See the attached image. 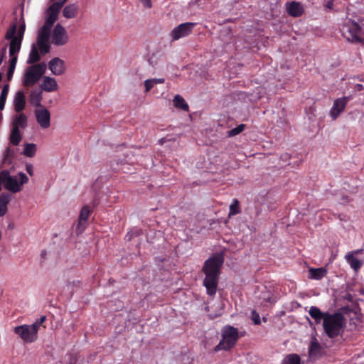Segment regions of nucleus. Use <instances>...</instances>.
<instances>
[{"instance_id": "f257e3e1", "label": "nucleus", "mask_w": 364, "mask_h": 364, "mask_svg": "<svg viewBox=\"0 0 364 364\" xmlns=\"http://www.w3.org/2000/svg\"><path fill=\"white\" fill-rule=\"evenodd\" d=\"M224 257L222 255H214L204 262L202 268V272L205 274L203 284L209 296H215L217 292Z\"/></svg>"}, {"instance_id": "f03ea898", "label": "nucleus", "mask_w": 364, "mask_h": 364, "mask_svg": "<svg viewBox=\"0 0 364 364\" xmlns=\"http://www.w3.org/2000/svg\"><path fill=\"white\" fill-rule=\"evenodd\" d=\"M345 326L343 315L338 312L326 314L323 322L324 331L330 338H335L341 334Z\"/></svg>"}, {"instance_id": "7ed1b4c3", "label": "nucleus", "mask_w": 364, "mask_h": 364, "mask_svg": "<svg viewBox=\"0 0 364 364\" xmlns=\"http://www.w3.org/2000/svg\"><path fill=\"white\" fill-rule=\"evenodd\" d=\"M25 30L26 24L23 20L18 29L16 23H12L10 24L5 34V38L11 41L9 43L10 55L17 54L20 51Z\"/></svg>"}, {"instance_id": "20e7f679", "label": "nucleus", "mask_w": 364, "mask_h": 364, "mask_svg": "<svg viewBox=\"0 0 364 364\" xmlns=\"http://www.w3.org/2000/svg\"><path fill=\"white\" fill-rule=\"evenodd\" d=\"M1 176L5 189L13 193L20 192L23 189V184L28 181V176L23 172H19L17 176H12L8 170H3L1 171Z\"/></svg>"}, {"instance_id": "39448f33", "label": "nucleus", "mask_w": 364, "mask_h": 364, "mask_svg": "<svg viewBox=\"0 0 364 364\" xmlns=\"http://www.w3.org/2000/svg\"><path fill=\"white\" fill-rule=\"evenodd\" d=\"M222 337V340L215 347L214 350L216 352L221 350H228L232 348L239 338L238 330L233 326H227L223 330Z\"/></svg>"}, {"instance_id": "423d86ee", "label": "nucleus", "mask_w": 364, "mask_h": 364, "mask_svg": "<svg viewBox=\"0 0 364 364\" xmlns=\"http://www.w3.org/2000/svg\"><path fill=\"white\" fill-rule=\"evenodd\" d=\"M342 35L347 41L350 42H363L364 41V32L358 23L351 19H348L342 26Z\"/></svg>"}, {"instance_id": "0eeeda50", "label": "nucleus", "mask_w": 364, "mask_h": 364, "mask_svg": "<svg viewBox=\"0 0 364 364\" xmlns=\"http://www.w3.org/2000/svg\"><path fill=\"white\" fill-rule=\"evenodd\" d=\"M46 65L44 63L29 66L24 74L23 84L25 87L35 85L45 73Z\"/></svg>"}, {"instance_id": "6e6552de", "label": "nucleus", "mask_w": 364, "mask_h": 364, "mask_svg": "<svg viewBox=\"0 0 364 364\" xmlns=\"http://www.w3.org/2000/svg\"><path fill=\"white\" fill-rule=\"evenodd\" d=\"M14 331L26 343H33L38 338L34 326L23 324L15 327Z\"/></svg>"}, {"instance_id": "1a4fd4ad", "label": "nucleus", "mask_w": 364, "mask_h": 364, "mask_svg": "<svg viewBox=\"0 0 364 364\" xmlns=\"http://www.w3.org/2000/svg\"><path fill=\"white\" fill-rule=\"evenodd\" d=\"M196 23L186 22L183 23L175 27L170 33L172 41H177L181 38L186 37L191 33Z\"/></svg>"}, {"instance_id": "9d476101", "label": "nucleus", "mask_w": 364, "mask_h": 364, "mask_svg": "<svg viewBox=\"0 0 364 364\" xmlns=\"http://www.w3.org/2000/svg\"><path fill=\"white\" fill-rule=\"evenodd\" d=\"M351 99V96H346L334 100L333 107L330 110V114L333 119H336L338 117V116L344 111L348 102Z\"/></svg>"}, {"instance_id": "9b49d317", "label": "nucleus", "mask_w": 364, "mask_h": 364, "mask_svg": "<svg viewBox=\"0 0 364 364\" xmlns=\"http://www.w3.org/2000/svg\"><path fill=\"white\" fill-rule=\"evenodd\" d=\"M68 41V36L65 28L60 23L54 27L52 34V42L55 46H63Z\"/></svg>"}, {"instance_id": "f8f14e48", "label": "nucleus", "mask_w": 364, "mask_h": 364, "mask_svg": "<svg viewBox=\"0 0 364 364\" xmlns=\"http://www.w3.org/2000/svg\"><path fill=\"white\" fill-rule=\"evenodd\" d=\"M36 122L43 129H46L50 126V113L45 107L37 109L34 112Z\"/></svg>"}, {"instance_id": "ddd939ff", "label": "nucleus", "mask_w": 364, "mask_h": 364, "mask_svg": "<svg viewBox=\"0 0 364 364\" xmlns=\"http://www.w3.org/2000/svg\"><path fill=\"white\" fill-rule=\"evenodd\" d=\"M91 212L92 210L90 208L88 205H85L82 208L80 212L78 223L76 228V232L77 233H82L85 230L86 228L87 221Z\"/></svg>"}, {"instance_id": "4468645a", "label": "nucleus", "mask_w": 364, "mask_h": 364, "mask_svg": "<svg viewBox=\"0 0 364 364\" xmlns=\"http://www.w3.org/2000/svg\"><path fill=\"white\" fill-rule=\"evenodd\" d=\"M48 68L55 75H61L65 71L64 60L57 57L50 60Z\"/></svg>"}, {"instance_id": "2eb2a0df", "label": "nucleus", "mask_w": 364, "mask_h": 364, "mask_svg": "<svg viewBox=\"0 0 364 364\" xmlns=\"http://www.w3.org/2000/svg\"><path fill=\"white\" fill-rule=\"evenodd\" d=\"M363 250H357L355 251L349 252L346 255L345 259L350 264V267L355 271L358 272L363 266V262L358 259L355 255L361 253Z\"/></svg>"}, {"instance_id": "dca6fc26", "label": "nucleus", "mask_w": 364, "mask_h": 364, "mask_svg": "<svg viewBox=\"0 0 364 364\" xmlns=\"http://www.w3.org/2000/svg\"><path fill=\"white\" fill-rule=\"evenodd\" d=\"M12 128L25 129L28 126V117L24 113H19L16 114L12 120Z\"/></svg>"}, {"instance_id": "f3484780", "label": "nucleus", "mask_w": 364, "mask_h": 364, "mask_svg": "<svg viewBox=\"0 0 364 364\" xmlns=\"http://www.w3.org/2000/svg\"><path fill=\"white\" fill-rule=\"evenodd\" d=\"M286 6L288 14L293 17L301 16L304 13V9L299 2H289Z\"/></svg>"}, {"instance_id": "a211bd4d", "label": "nucleus", "mask_w": 364, "mask_h": 364, "mask_svg": "<svg viewBox=\"0 0 364 364\" xmlns=\"http://www.w3.org/2000/svg\"><path fill=\"white\" fill-rule=\"evenodd\" d=\"M14 109L16 112H21L24 109L26 105V98L23 91H18L16 92L14 100Z\"/></svg>"}, {"instance_id": "6ab92c4d", "label": "nucleus", "mask_w": 364, "mask_h": 364, "mask_svg": "<svg viewBox=\"0 0 364 364\" xmlns=\"http://www.w3.org/2000/svg\"><path fill=\"white\" fill-rule=\"evenodd\" d=\"M309 314L311 317L314 319L315 323L318 324L321 321H324V318L326 314H328V312H322L318 307L316 306H311L309 310Z\"/></svg>"}, {"instance_id": "aec40b11", "label": "nucleus", "mask_w": 364, "mask_h": 364, "mask_svg": "<svg viewBox=\"0 0 364 364\" xmlns=\"http://www.w3.org/2000/svg\"><path fill=\"white\" fill-rule=\"evenodd\" d=\"M41 87L46 92H53L58 90V85L56 80L53 77L46 76L43 78Z\"/></svg>"}, {"instance_id": "412c9836", "label": "nucleus", "mask_w": 364, "mask_h": 364, "mask_svg": "<svg viewBox=\"0 0 364 364\" xmlns=\"http://www.w3.org/2000/svg\"><path fill=\"white\" fill-rule=\"evenodd\" d=\"M78 6L75 4L67 5L63 11V16L66 18H75L77 14Z\"/></svg>"}, {"instance_id": "4be33fe9", "label": "nucleus", "mask_w": 364, "mask_h": 364, "mask_svg": "<svg viewBox=\"0 0 364 364\" xmlns=\"http://www.w3.org/2000/svg\"><path fill=\"white\" fill-rule=\"evenodd\" d=\"M10 195L1 193L0 195V216H4L7 212V205L10 201Z\"/></svg>"}, {"instance_id": "5701e85b", "label": "nucleus", "mask_w": 364, "mask_h": 364, "mask_svg": "<svg viewBox=\"0 0 364 364\" xmlns=\"http://www.w3.org/2000/svg\"><path fill=\"white\" fill-rule=\"evenodd\" d=\"M309 274L311 279L319 280L326 275L327 271L323 267L311 268L309 269Z\"/></svg>"}, {"instance_id": "b1692460", "label": "nucleus", "mask_w": 364, "mask_h": 364, "mask_svg": "<svg viewBox=\"0 0 364 364\" xmlns=\"http://www.w3.org/2000/svg\"><path fill=\"white\" fill-rule=\"evenodd\" d=\"M42 100L41 91L33 90L30 95V102L35 107H41V102Z\"/></svg>"}, {"instance_id": "393cba45", "label": "nucleus", "mask_w": 364, "mask_h": 364, "mask_svg": "<svg viewBox=\"0 0 364 364\" xmlns=\"http://www.w3.org/2000/svg\"><path fill=\"white\" fill-rule=\"evenodd\" d=\"M282 364H301V358L296 353L288 354L282 360Z\"/></svg>"}, {"instance_id": "a878e982", "label": "nucleus", "mask_w": 364, "mask_h": 364, "mask_svg": "<svg viewBox=\"0 0 364 364\" xmlns=\"http://www.w3.org/2000/svg\"><path fill=\"white\" fill-rule=\"evenodd\" d=\"M21 134L20 130H17V128H11L10 134V142L14 146H18L21 141Z\"/></svg>"}, {"instance_id": "bb28decb", "label": "nucleus", "mask_w": 364, "mask_h": 364, "mask_svg": "<svg viewBox=\"0 0 364 364\" xmlns=\"http://www.w3.org/2000/svg\"><path fill=\"white\" fill-rule=\"evenodd\" d=\"M164 81L165 80L164 78H153L146 80L144 81L145 92H149L154 87L155 85L164 83Z\"/></svg>"}, {"instance_id": "cd10ccee", "label": "nucleus", "mask_w": 364, "mask_h": 364, "mask_svg": "<svg viewBox=\"0 0 364 364\" xmlns=\"http://www.w3.org/2000/svg\"><path fill=\"white\" fill-rule=\"evenodd\" d=\"M173 104L176 108L181 109L184 111L188 110V105L185 100L179 95H176L173 99Z\"/></svg>"}, {"instance_id": "c85d7f7f", "label": "nucleus", "mask_w": 364, "mask_h": 364, "mask_svg": "<svg viewBox=\"0 0 364 364\" xmlns=\"http://www.w3.org/2000/svg\"><path fill=\"white\" fill-rule=\"evenodd\" d=\"M321 349V346L316 339L311 341L309 348V355L316 356L320 353Z\"/></svg>"}, {"instance_id": "c756f323", "label": "nucleus", "mask_w": 364, "mask_h": 364, "mask_svg": "<svg viewBox=\"0 0 364 364\" xmlns=\"http://www.w3.org/2000/svg\"><path fill=\"white\" fill-rule=\"evenodd\" d=\"M40 58H41V57H40V55L38 53V48L36 47L35 45H33L32 48H31V52H30V54H29V58H28V64L36 63L38 61H39Z\"/></svg>"}, {"instance_id": "7c9ffc66", "label": "nucleus", "mask_w": 364, "mask_h": 364, "mask_svg": "<svg viewBox=\"0 0 364 364\" xmlns=\"http://www.w3.org/2000/svg\"><path fill=\"white\" fill-rule=\"evenodd\" d=\"M58 17L57 15L47 11V17L43 26L51 29Z\"/></svg>"}, {"instance_id": "2f4dec72", "label": "nucleus", "mask_w": 364, "mask_h": 364, "mask_svg": "<svg viewBox=\"0 0 364 364\" xmlns=\"http://www.w3.org/2000/svg\"><path fill=\"white\" fill-rule=\"evenodd\" d=\"M36 150L35 144H26L23 154L27 157H33L36 154Z\"/></svg>"}, {"instance_id": "473e14b6", "label": "nucleus", "mask_w": 364, "mask_h": 364, "mask_svg": "<svg viewBox=\"0 0 364 364\" xmlns=\"http://www.w3.org/2000/svg\"><path fill=\"white\" fill-rule=\"evenodd\" d=\"M50 28L42 26L38 32L37 41H48L50 37Z\"/></svg>"}, {"instance_id": "72a5a7b5", "label": "nucleus", "mask_w": 364, "mask_h": 364, "mask_svg": "<svg viewBox=\"0 0 364 364\" xmlns=\"http://www.w3.org/2000/svg\"><path fill=\"white\" fill-rule=\"evenodd\" d=\"M240 203L237 199H234L230 205L229 217L240 213Z\"/></svg>"}, {"instance_id": "f704fd0d", "label": "nucleus", "mask_w": 364, "mask_h": 364, "mask_svg": "<svg viewBox=\"0 0 364 364\" xmlns=\"http://www.w3.org/2000/svg\"><path fill=\"white\" fill-rule=\"evenodd\" d=\"M142 234V230L140 228H134L127 233L125 240L127 241L132 240L135 237H139Z\"/></svg>"}, {"instance_id": "c9c22d12", "label": "nucleus", "mask_w": 364, "mask_h": 364, "mask_svg": "<svg viewBox=\"0 0 364 364\" xmlns=\"http://www.w3.org/2000/svg\"><path fill=\"white\" fill-rule=\"evenodd\" d=\"M63 4H64L63 2H62V1L55 2L48 9L47 11H48V12L53 13L58 16L59 12L60 11L61 8L63 7Z\"/></svg>"}, {"instance_id": "e433bc0d", "label": "nucleus", "mask_w": 364, "mask_h": 364, "mask_svg": "<svg viewBox=\"0 0 364 364\" xmlns=\"http://www.w3.org/2000/svg\"><path fill=\"white\" fill-rule=\"evenodd\" d=\"M38 47L42 54H46L50 51V46L48 41H37Z\"/></svg>"}, {"instance_id": "4c0bfd02", "label": "nucleus", "mask_w": 364, "mask_h": 364, "mask_svg": "<svg viewBox=\"0 0 364 364\" xmlns=\"http://www.w3.org/2000/svg\"><path fill=\"white\" fill-rule=\"evenodd\" d=\"M245 125L243 124H240L237 127L230 129L228 132V136H234L241 133L245 129Z\"/></svg>"}, {"instance_id": "58836bf2", "label": "nucleus", "mask_w": 364, "mask_h": 364, "mask_svg": "<svg viewBox=\"0 0 364 364\" xmlns=\"http://www.w3.org/2000/svg\"><path fill=\"white\" fill-rule=\"evenodd\" d=\"M251 318L255 325L260 324V316L259 314L255 310L252 311V316Z\"/></svg>"}, {"instance_id": "ea45409f", "label": "nucleus", "mask_w": 364, "mask_h": 364, "mask_svg": "<svg viewBox=\"0 0 364 364\" xmlns=\"http://www.w3.org/2000/svg\"><path fill=\"white\" fill-rule=\"evenodd\" d=\"M7 50V46L5 45L1 50H0V65L3 63L4 58L5 57V55L6 53Z\"/></svg>"}, {"instance_id": "a19ab883", "label": "nucleus", "mask_w": 364, "mask_h": 364, "mask_svg": "<svg viewBox=\"0 0 364 364\" xmlns=\"http://www.w3.org/2000/svg\"><path fill=\"white\" fill-rule=\"evenodd\" d=\"M17 54H13L12 55H10L11 57V59L10 60V65H9V68H16V63H17V56H16Z\"/></svg>"}, {"instance_id": "79ce46f5", "label": "nucleus", "mask_w": 364, "mask_h": 364, "mask_svg": "<svg viewBox=\"0 0 364 364\" xmlns=\"http://www.w3.org/2000/svg\"><path fill=\"white\" fill-rule=\"evenodd\" d=\"M9 85L8 84L5 85L2 88L0 97L6 99V97H7V95L9 92Z\"/></svg>"}, {"instance_id": "37998d69", "label": "nucleus", "mask_w": 364, "mask_h": 364, "mask_svg": "<svg viewBox=\"0 0 364 364\" xmlns=\"http://www.w3.org/2000/svg\"><path fill=\"white\" fill-rule=\"evenodd\" d=\"M144 8L150 9L152 6L151 0H140Z\"/></svg>"}, {"instance_id": "c03bdc74", "label": "nucleus", "mask_w": 364, "mask_h": 364, "mask_svg": "<svg viewBox=\"0 0 364 364\" xmlns=\"http://www.w3.org/2000/svg\"><path fill=\"white\" fill-rule=\"evenodd\" d=\"M14 70H15L14 68L9 67V69L7 71V80H11L12 79V77H13V75L14 73Z\"/></svg>"}, {"instance_id": "a18cd8bd", "label": "nucleus", "mask_w": 364, "mask_h": 364, "mask_svg": "<svg viewBox=\"0 0 364 364\" xmlns=\"http://www.w3.org/2000/svg\"><path fill=\"white\" fill-rule=\"evenodd\" d=\"M325 7L328 9H332L333 7V0H327L324 4Z\"/></svg>"}, {"instance_id": "49530a36", "label": "nucleus", "mask_w": 364, "mask_h": 364, "mask_svg": "<svg viewBox=\"0 0 364 364\" xmlns=\"http://www.w3.org/2000/svg\"><path fill=\"white\" fill-rule=\"evenodd\" d=\"M41 325L42 324L39 322L38 320H36L33 324L31 325V326H34L36 327V333L37 335H38V331L39 330V328Z\"/></svg>"}, {"instance_id": "de8ad7c7", "label": "nucleus", "mask_w": 364, "mask_h": 364, "mask_svg": "<svg viewBox=\"0 0 364 364\" xmlns=\"http://www.w3.org/2000/svg\"><path fill=\"white\" fill-rule=\"evenodd\" d=\"M41 325L42 324L39 322L38 320H36L33 324L31 325V326H34L36 327V333L37 335H38V331L39 330V328Z\"/></svg>"}, {"instance_id": "09e8293b", "label": "nucleus", "mask_w": 364, "mask_h": 364, "mask_svg": "<svg viewBox=\"0 0 364 364\" xmlns=\"http://www.w3.org/2000/svg\"><path fill=\"white\" fill-rule=\"evenodd\" d=\"M6 100V99L0 97V112L4 108Z\"/></svg>"}, {"instance_id": "8fccbe9b", "label": "nucleus", "mask_w": 364, "mask_h": 364, "mask_svg": "<svg viewBox=\"0 0 364 364\" xmlns=\"http://www.w3.org/2000/svg\"><path fill=\"white\" fill-rule=\"evenodd\" d=\"M355 89L357 91L360 92V91H362V90H364V86H363L362 84H356V85H355Z\"/></svg>"}, {"instance_id": "3c124183", "label": "nucleus", "mask_w": 364, "mask_h": 364, "mask_svg": "<svg viewBox=\"0 0 364 364\" xmlns=\"http://www.w3.org/2000/svg\"><path fill=\"white\" fill-rule=\"evenodd\" d=\"M26 171L28 172V173L31 176L33 175V166L32 165H27L26 166Z\"/></svg>"}, {"instance_id": "603ef678", "label": "nucleus", "mask_w": 364, "mask_h": 364, "mask_svg": "<svg viewBox=\"0 0 364 364\" xmlns=\"http://www.w3.org/2000/svg\"><path fill=\"white\" fill-rule=\"evenodd\" d=\"M39 321V322L42 324L43 322L46 321V316H41L39 319H38Z\"/></svg>"}, {"instance_id": "864d4df0", "label": "nucleus", "mask_w": 364, "mask_h": 364, "mask_svg": "<svg viewBox=\"0 0 364 364\" xmlns=\"http://www.w3.org/2000/svg\"><path fill=\"white\" fill-rule=\"evenodd\" d=\"M68 0H63L62 2H63V4H65Z\"/></svg>"}, {"instance_id": "5fc2aeb1", "label": "nucleus", "mask_w": 364, "mask_h": 364, "mask_svg": "<svg viewBox=\"0 0 364 364\" xmlns=\"http://www.w3.org/2000/svg\"><path fill=\"white\" fill-rule=\"evenodd\" d=\"M70 364H75V363H70Z\"/></svg>"}]
</instances>
